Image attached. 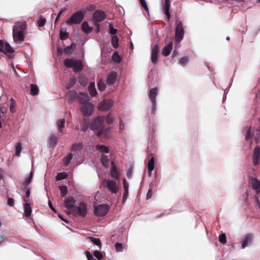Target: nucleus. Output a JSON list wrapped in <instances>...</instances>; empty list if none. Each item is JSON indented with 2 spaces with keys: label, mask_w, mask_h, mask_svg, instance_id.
<instances>
[{
  "label": "nucleus",
  "mask_w": 260,
  "mask_h": 260,
  "mask_svg": "<svg viewBox=\"0 0 260 260\" xmlns=\"http://www.w3.org/2000/svg\"><path fill=\"white\" fill-rule=\"evenodd\" d=\"M26 28L25 22H18L13 27V38L15 42H22L24 40V32Z\"/></svg>",
  "instance_id": "nucleus-1"
},
{
  "label": "nucleus",
  "mask_w": 260,
  "mask_h": 260,
  "mask_svg": "<svg viewBox=\"0 0 260 260\" xmlns=\"http://www.w3.org/2000/svg\"><path fill=\"white\" fill-rule=\"evenodd\" d=\"M105 118L102 116L97 117L92 122L90 128L92 130H96L98 136H106L108 131L107 128L102 127V124Z\"/></svg>",
  "instance_id": "nucleus-2"
},
{
  "label": "nucleus",
  "mask_w": 260,
  "mask_h": 260,
  "mask_svg": "<svg viewBox=\"0 0 260 260\" xmlns=\"http://www.w3.org/2000/svg\"><path fill=\"white\" fill-rule=\"evenodd\" d=\"M64 65L68 68H73L74 72H79L83 69V64L80 60L66 58L64 61Z\"/></svg>",
  "instance_id": "nucleus-3"
},
{
  "label": "nucleus",
  "mask_w": 260,
  "mask_h": 260,
  "mask_svg": "<svg viewBox=\"0 0 260 260\" xmlns=\"http://www.w3.org/2000/svg\"><path fill=\"white\" fill-rule=\"evenodd\" d=\"M68 214L72 213L75 216L84 217L87 214V207L86 204L81 202L79 206H76L72 211L67 212Z\"/></svg>",
  "instance_id": "nucleus-4"
},
{
  "label": "nucleus",
  "mask_w": 260,
  "mask_h": 260,
  "mask_svg": "<svg viewBox=\"0 0 260 260\" xmlns=\"http://www.w3.org/2000/svg\"><path fill=\"white\" fill-rule=\"evenodd\" d=\"M84 18L83 13L79 11L74 14L67 21L66 23L68 25H71L73 24H79Z\"/></svg>",
  "instance_id": "nucleus-5"
},
{
  "label": "nucleus",
  "mask_w": 260,
  "mask_h": 260,
  "mask_svg": "<svg viewBox=\"0 0 260 260\" xmlns=\"http://www.w3.org/2000/svg\"><path fill=\"white\" fill-rule=\"evenodd\" d=\"M184 30L183 24L181 21H177L175 29V41L179 43L183 38Z\"/></svg>",
  "instance_id": "nucleus-6"
},
{
  "label": "nucleus",
  "mask_w": 260,
  "mask_h": 260,
  "mask_svg": "<svg viewBox=\"0 0 260 260\" xmlns=\"http://www.w3.org/2000/svg\"><path fill=\"white\" fill-rule=\"evenodd\" d=\"M94 106L91 103H84L80 108L81 113L84 116H90L92 114Z\"/></svg>",
  "instance_id": "nucleus-7"
},
{
  "label": "nucleus",
  "mask_w": 260,
  "mask_h": 260,
  "mask_svg": "<svg viewBox=\"0 0 260 260\" xmlns=\"http://www.w3.org/2000/svg\"><path fill=\"white\" fill-rule=\"evenodd\" d=\"M109 211V207L106 204L98 205L95 209V214L99 216H105Z\"/></svg>",
  "instance_id": "nucleus-8"
},
{
  "label": "nucleus",
  "mask_w": 260,
  "mask_h": 260,
  "mask_svg": "<svg viewBox=\"0 0 260 260\" xmlns=\"http://www.w3.org/2000/svg\"><path fill=\"white\" fill-rule=\"evenodd\" d=\"M252 161L254 166H256L260 163V147L257 146L253 150Z\"/></svg>",
  "instance_id": "nucleus-9"
},
{
  "label": "nucleus",
  "mask_w": 260,
  "mask_h": 260,
  "mask_svg": "<svg viewBox=\"0 0 260 260\" xmlns=\"http://www.w3.org/2000/svg\"><path fill=\"white\" fill-rule=\"evenodd\" d=\"M13 51V48L8 43L0 40V52L7 54V53H12Z\"/></svg>",
  "instance_id": "nucleus-10"
},
{
  "label": "nucleus",
  "mask_w": 260,
  "mask_h": 260,
  "mask_svg": "<svg viewBox=\"0 0 260 260\" xmlns=\"http://www.w3.org/2000/svg\"><path fill=\"white\" fill-rule=\"evenodd\" d=\"M106 187L112 193H116L119 188L116 182L113 180H108L106 183Z\"/></svg>",
  "instance_id": "nucleus-11"
},
{
  "label": "nucleus",
  "mask_w": 260,
  "mask_h": 260,
  "mask_svg": "<svg viewBox=\"0 0 260 260\" xmlns=\"http://www.w3.org/2000/svg\"><path fill=\"white\" fill-rule=\"evenodd\" d=\"M76 201L74 197L70 196L65 199L64 201V206L66 208L70 209L69 211H72L73 208L76 206L75 205Z\"/></svg>",
  "instance_id": "nucleus-12"
},
{
  "label": "nucleus",
  "mask_w": 260,
  "mask_h": 260,
  "mask_svg": "<svg viewBox=\"0 0 260 260\" xmlns=\"http://www.w3.org/2000/svg\"><path fill=\"white\" fill-rule=\"evenodd\" d=\"M106 15L104 12L97 10L93 14V18L98 22H101L106 18Z\"/></svg>",
  "instance_id": "nucleus-13"
},
{
  "label": "nucleus",
  "mask_w": 260,
  "mask_h": 260,
  "mask_svg": "<svg viewBox=\"0 0 260 260\" xmlns=\"http://www.w3.org/2000/svg\"><path fill=\"white\" fill-rule=\"evenodd\" d=\"M158 51L159 47L156 44L152 48L151 51V61L154 64L157 61Z\"/></svg>",
  "instance_id": "nucleus-14"
},
{
  "label": "nucleus",
  "mask_w": 260,
  "mask_h": 260,
  "mask_svg": "<svg viewBox=\"0 0 260 260\" xmlns=\"http://www.w3.org/2000/svg\"><path fill=\"white\" fill-rule=\"evenodd\" d=\"M110 175L112 178L115 179L116 180H119V173L117 169L114 162V161L111 162V168L110 171Z\"/></svg>",
  "instance_id": "nucleus-15"
},
{
  "label": "nucleus",
  "mask_w": 260,
  "mask_h": 260,
  "mask_svg": "<svg viewBox=\"0 0 260 260\" xmlns=\"http://www.w3.org/2000/svg\"><path fill=\"white\" fill-rule=\"evenodd\" d=\"M24 201L25 202L23 205L24 215L26 217H29L31 215L32 212L30 204L28 203V199L24 198Z\"/></svg>",
  "instance_id": "nucleus-16"
},
{
  "label": "nucleus",
  "mask_w": 260,
  "mask_h": 260,
  "mask_svg": "<svg viewBox=\"0 0 260 260\" xmlns=\"http://www.w3.org/2000/svg\"><path fill=\"white\" fill-rule=\"evenodd\" d=\"M116 78L117 73L115 72H111L107 77V84L109 85L113 84Z\"/></svg>",
  "instance_id": "nucleus-17"
},
{
  "label": "nucleus",
  "mask_w": 260,
  "mask_h": 260,
  "mask_svg": "<svg viewBox=\"0 0 260 260\" xmlns=\"http://www.w3.org/2000/svg\"><path fill=\"white\" fill-rule=\"evenodd\" d=\"M158 94V89L157 88L151 89L149 93V98L151 103L156 102V97Z\"/></svg>",
  "instance_id": "nucleus-18"
},
{
  "label": "nucleus",
  "mask_w": 260,
  "mask_h": 260,
  "mask_svg": "<svg viewBox=\"0 0 260 260\" xmlns=\"http://www.w3.org/2000/svg\"><path fill=\"white\" fill-rule=\"evenodd\" d=\"M173 43L171 41L162 49V53L164 56H167L170 54L173 49Z\"/></svg>",
  "instance_id": "nucleus-19"
},
{
  "label": "nucleus",
  "mask_w": 260,
  "mask_h": 260,
  "mask_svg": "<svg viewBox=\"0 0 260 260\" xmlns=\"http://www.w3.org/2000/svg\"><path fill=\"white\" fill-rule=\"evenodd\" d=\"M148 157L150 159L147 164L148 170L153 171L154 168V156L152 154H148Z\"/></svg>",
  "instance_id": "nucleus-20"
},
{
  "label": "nucleus",
  "mask_w": 260,
  "mask_h": 260,
  "mask_svg": "<svg viewBox=\"0 0 260 260\" xmlns=\"http://www.w3.org/2000/svg\"><path fill=\"white\" fill-rule=\"evenodd\" d=\"M170 8V3L165 2L163 6V10L165 14L166 15L168 20H170L171 18V14L169 11Z\"/></svg>",
  "instance_id": "nucleus-21"
},
{
  "label": "nucleus",
  "mask_w": 260,
  "mask_h": 260,
  "mask_svg": "<svg viewBox=\"0 0 260 260\" xmlns=\"http://www.w3.org/2000/svg\"><path fill=\"white\" fill-rule=\"evenodd\" d=\"M253 236L251 234L246 235L242 243V248H245L248 244L252 242Z\"/></svg>",
  "instance_id": "nucleus-22"
},
{
  "label": "nucleus",
  "mask_w": 260,
  "mask_h": 260,
  "mask_svg": "<svg viewBox=\"0 0 260 260\" xmlns=\"http://www.w3.org/2000/svg\"><path fill=\"white\" fill-rule=\"evenodd\" d=\"M251 186L253 189L256 190L257 192H260V181L256 178L251 179Z\"/></svg>",
  "instance_id": "nucleus-23"
},
{
  "label": "nucleus",
  "mask_w": 260,
  "mask_h": 260,
  "mask_svg": "<svg viewBox=\"0 0 260 260\" xmlns=\"http://www.w3.org/2000/svg\"><path fill=\"white\" fill-rule=\"evenodd\" d=\"M112 103L110 101H105L100 105V108L103 110H109L112 107Z\"/></svg>",
  "instance_id": "nucleus-24"
},
{
  "label": "nucleus",
  "mask_w": 260,
  "mask_h": 260,
  "mask_svg": "<svg viewBox=\"0 0 260 260\" xmlns=\"http://www.w3.org/2000/svg\"><path fill=\"white\" fill-rule=\"evenodd\" d=\"M76 48V45L74 43H73L71 45L67 46L64 49V52L67 54H71Z\"/></svg>",
  "instance_id": "nucleus-25"
},
{
  "label": "nucleus",
  "mask_w": 260,
  "mask_h": 260,
  "mask_svg": "<svg viewBox=\"0 0 260 260\" xmlns=\"http://www.w3.org/2000/svg\"><path fill=\"white\" fill-rule=\"evenodd\" d=\"M88 91L90 94L92 96H95L97 94V91L95 88L94 83L93 82L90 83L88 86Z\"/></svg>",
  "instance_id": "nucleus-26"
},
{
  "label": "nucleus",
  "mask_w": 260,
  "mask_h": 260,
  "mask_svg": "<svg viewBox=\"0 0 260 260\" xmlns=\"http://www.w3.org/2000/svg\"><path fill=\"white\" fill-rule=\"evenodd\" d=\"M69 37V34L67 32L66 28H62L60 30V39L65 40Z\"/></svg>",
  "instance_id": "nucleus-27"
},
{
  "label": "nucleus",
  "mask_w": 260,
  "mask_h": 260,
  "mask_svg": "<svg viewBox=\"0 0 260 260\" xmlns=\"http://www.w3.org/2000/svg\"><path fill=\"white\" fill-rule=\"evenodd\" d=\"M90 124V122L89 119L86 118H84L82 121V123L81 125V130H82L84 132L86 131L88 127Z\"/></svg>",
  "instance_id": "nucleus-28"
},
{
  "label": "nucleus",
  "mask_w": 260,
  "mask_h": 260,
  "mask_svg": "<svg viewBox=\"0 0 260 260\" xmlns=\"http://www.w3.org/2000/svg\"><path fill=\"white\" fill-rule=\"evenodd\" d=\"M56 124L57 125L59 132L62 133V128L64 127L65 119L64 118H62L58 120L56 122Z\"/></svg>",
  "instance_id": "nucleus-29"
},
{
  "label": "nucleus",
  "mask_w": 260,
  "mask_h": 260,
  "mask_svg": "<svg viewBox=\"0 0 260 260\" xmlns=\"http://www.w3.org/2000/svg\"><path fill=\"white\" fill-rule=\"evenodd\" d=\"M57 138L56 136L52 135L50 136L49 145L50 147H54L57 143Z\"/></svg>",
  "instance_id": "nucleus-30"
},
{
  "label": "nucleus",
  "mask_w": 260,
  "mask_h": 260,
  "mask_svg": "<svg viewBox=\"0 0 260 260\" xmlns=\"http://www.w3.org/2000/svg\"><path fill=\"white\" fill-rule=\"evenodd\" d=\"M30 93L32 95H38L39 93V88L36 84H31L30 85Z\"/></svg>",
  "instance_id": "nucleus-31"
},
{
  "label": "nucleus",
  "mask_w": 260,
  "mask_h": 260,
  "mask_svg": "<svg viewBox=\"0 0 260 260\" xmlns=\"http://www.w3.org/2000/svg\"><path fill=\"white\" fill-rule=\"evenodd\" d=\"M79 98L81 102L83 104L87 103L89 100V96L86 93H80Z\"/></svg>",
  "instance_id": "nucleus-32"
},
{
  "label": "nucleus",
  "mask_w": 260,
  "mask_h": 260,
  "mask_svg": "<svg viewBox=\"0 0 260 260\" xmlns=\"http://www.w3.org/2000/svg\"><path fill=\"white\" fill-rule=\"evenodd\" d=\"M82 30L87 34L90 32L92 30V28L89 27L87 22L85 21L82 24Z\"/></svg>",
  "instance_id": "nucleus-33"
},
{
  "label": "nucleus",
  "mask_w": 260,
  "mask_h": 260,
  "mask_svg": "<svg viewBox=\"0 0 260 260\" xmlns=\"http://www.w3.org/2000/svg\"><path fill=\"white\" fill-rule=\"evenodd\" d=\"M96 149L102 152H105V153H108L109 152V148L108 147L103 145H100L98 144L96 146Z\"/></svg>",
  "instance_id": "nucleus-34"
},
{
  "label": "nucleus",
  "mask_w": 260,
  "mask_h": 260,
  "mask_svg": "<svg viewBox=\"0 0 260 260\" xmlns=\"http://www.w3.org/2000/svg\"><path fill=\"white\" fill-rule=\"evenodd\" d=\"M118 37L117 36H113L112 38V40H111V43H112V46L116 49L118 48L119 45H118Z\"/></svg>",
  "instance_id": "nucleus-35"
},
{
  "label": "nucleus",
  "mask_w": 260,
  "mask_h": 260,
  "mask_svg": "<svg viewBox=\"0 0 260 260\" xmlns=\"http://www.w3.org/2000/svg\"><path fill=\"white\" fill-rule=\"evenodd\" d=\"M88 238L90 239V241L93 243L94 244L98 246L100 248L102 247V244L101 241L99 238H95L94 237H89Z\"/></svg>",
  "instance_id": "nucleus-36"
},
{
  "label": "nucleus",
  "mask_w": 260,
  "mask_h": 260,
  "mask_svg": "<svg viewBox=\"0 0 260 260\" xmlns=\"http://www.w3.org/2000/svg\"><path fill=\"white\" fill-rule=\"evenodd\" d=\"M101 162L104 166L107 167L109 164V159L107 155H103L101 158Z\"/></svg>",
  "instance_id": "nucleus-37"
},
{
  "label": "nucleus",
  "mask_w": 260,
  "mask_h": 260,
  "mask_svg": "<svg viewBox=\"0 0 260 260\" xmlns=\"http://www.w3.org/2000/svg\"><path fill=\"white\" fill-rule=\"evenodd\" d=\"M68 176V175L66 172H61L57 174L56 176V180H60L66 179Z\"/></svg>",
  "instance_id": "nucleus-38"
},
{
  "label": "nucleus",
  "mask_w": 260,
  "mask_h": 260,
  "mask_svg": "<svg viewBox=\"0 0 260 260\" xmlns=\"http://www.w3.org/2000/svg\"><path fill=\"white\" fill-rule=\"evenodd\" d=\"M76 79L75 78H71L70 79L69 83L66 85V88L70 89L72 88L76 83Z\"/></svg>",
  "instance_id": "nucleus-39"
},
{
  "label": "nucleus",
  "mask_w": 260,
  "mask_h": 260,
  "mask_svg": "<svg viewBox=\"0 0 260 260\" xmlns=\"http://www.w3.org/2000/svg\"><path fill=\"white\" fill-rule=\"evenodd\" d=\"M73 158V155L71 153H70L68 154L66 157H64V160H63V165L64 166H68L72 159Z\"/></svg>",
  "instance_id": "nucleus-40"
},
{
  "label": "nucleus",
  "mask_w": 260,
  "mask_h": 260,
  "mask_svg": "<svg viewBox=\"0 0 260 260\" xmlns=\"http://www.w3.org/2000/svg\"><path fill=\"white\" fill-rule=\"evenodd\" d=\"M61 197H64L68 193V188L66 186H60L59 187Z\"/></svg>",
  "instance_id": "nucleus-41"
},
{
  "label": "nucleus",
  "mask_w": 260,
  "mask_h": 260,
  "mask_svg": "<svg viewBox=\"0 0 260 260\" xmlns=\"http://www.w3.org/2000/svg\"><path fill=\"white\" fill-rule=\"evenodd\" d=\"M106 86L105 82L101 80L98 83V89L101 91H104L106 88Z\"/></svg>",
  "instance_id": "nucleus-42"
},
{
  "label": "nucleus",
  "mask_w": 260,
  "mask_h": 260,
  "mask_svg": "<svg viewBox=\"0 0 260 260\" xmlns=\"http://www.w3.org/2000/svg\"><path fill=\"white\" fill-rule=\"evenodd\" d=\"M46 22V19L43 18L42 16H40V19L37 21L38 25L39 27H43L45 24Z\"/></svg>",
  "instance_id": "nucleus-43"
},
{
  "label": "nucleus",
  "mask_w": 260,
  "mask_h": 260,
  "mask_svg": "<svg viewBox=\"0 0 260 260\" xmlns=\"http://www.w3.org/2000/svg\"><path fill=\"white\" fill-rule=\"evenodd\" d=\"M113 60L117 63H119L121 61V58L118 55V53L115 52L112 55Z\"/></svg>",
  "instance_id": "nucleus-44"
},
{
  "label": "nucleus",
  "mask_w": 260,
  "mask_h": 260,
  "mask_svg": "<svg viewBox=\"0 0 260 260\" xmlns=\"http://www.w3.org/2000/svg\"><path fill=\"white\" fill-rule=\"evenodd\" d=\"M21 151V144L19 142L16 145L15 154L16 156H19Z\"/></svg>",
  "instance_id": "nucleus-45"
},
{
  "label": "nucleus",
  "mask_w": 260,
  "mask_h": 260,
  "mask_svg": "<svg viewBox=\"0 0 260 260\" xmlns=\"http://www.w3.org/2000/svg\"><path fill=\"white\" fill-rule=\"evenodd\" d=\"M219 241L221 244H225L226 242V237L225 234L223 233L220 235L219 237Z\"/></svg>",
  "instance_id": "nucleus-46"
},
{
  "label": "nucleus",
  "mask_w": 260,
  "mask_h": 260,
  "mask_svg": "<svg viewBox=\"0 0 260 260\" xmlns=\"http://www.w3.org/2000/svg\"><path fill=\"white\" fill-rule=\"evenodd\" d=\"M94 256L99 260H101L103 257V254L98 250H95L93 253Z\"/></svg>",
  "instance_id": "nucleus-47"
},
{
  "label": "nucleus",
  "mask_w": 260,
  "mask_h": 260,
  "mask_svg": "<svg viewBox=\"0 0 260 260\" xmlns=\"http://www.w3.org/2000/svg\"><path fill=\"white\" fill-rule=\"evenodd\" d=\"M115 247L117 252L121 251L123 248V245L120 243H116Z\"/></svg>",
  "instance_id": "nucleus-48"
},
{
  "label": "nucleus",
  "mask_w": 260,
  "mask_h": 260,
  "mask_svg": "<svg viewBox=\"0 0 260 260\" xmlns=\"http://www.w3.org/2000/svg\"><path fill=\"white\" fill-rule=\"evenodd\" d=\"M79 82L82 86H85L87 84V80L86 78L81 77L79 78Z\"/></svg>",
  "instance_id": "nucleus-49"
},
{
  "label": "nucleus",
  "mask_w": 260,
  "mask_h": 260,
  "mask_svg": "<svg viewBox=\"0 0 260 260\" xmlns=\"http://www.w3.org/2000/svg\"><path fill=\"white\" fill-rule=\"evenodd\" d=\"M82 146L83 145L81 143L74 144L72 145V149L75 150H80L82 149Z\"/></svg>",
  "instance_id": "nucleus-50"
},
{
  "label": "nucleus",
  "mask_w": 260,
  "mask_h": 260,
  "mask_svg": "<svg viewBox=\"0 0 260 260\" xmlns=\"http://www.w3.org/2000/svg\"><path fill=\"white\" fill-rule=\"evenodd\" d=\"M109 32L111 34L115 35L117 33V30L113 27L112 24H109Z\"/></svg>",
  "instance_id": "nucleus-51"
},
{
  "label": "nucleus",
  "mask_w": 260,
  "mask_h": 260,
  "mask_svg": "<svg viewBox=\"0 0 260 260\" xmlns=\"http://www.w3.org/2000/svg\"><path fill=\"white\" fill-rule=\"evenodd\" d=\"M33 177V172L31 171L29 176L25 179L24 181L27 182L29 184L31 182L32 179Z\"/></svg>",
  "instance_id": "nucleus-52"
},
{
  "label": "nucleus",
  "mask_w": 260,
  "mask_h": 260,
  "mask_svg": "<svg viewBox=\"0 0 260 260\" xmlns=\"http://www.w3.org/2000/svg\"><path fill=\"white\" fill-rule=\"evenodd\" d=\"M188 62V58L187 57H183L179 60V63L182 66L185 65Z\"/></svg>",
  "instance_id": "nucleus-53"
},
{
  "label": "nucleus",
  "mask_w": 260,
  "mask_h": 260,
  "mask_svg": "<svg viewBox=\"0 0 260 260\" xmlns=\"http://www.w3.org/2000/svg\"><path fill=\"white\" fill-rule=\"evenodd\" d=\"M140 3L141 6L143 7L146 11H148V8L145 0H140Z\"/></svg>",
  "instance_id": "nucleus-54"
},
{
  "label": "nucleus",
  "mask_w": 260,
  "mask_h": 260,
  "mask_svg": "<svg viewBox=\"0 0 260 260\" xmlns=\"http://www.w3.org/2000/svg\"><path fill=\"white\" fill-rule=\"evenodd\" d=\"M69 97L71 99H75L77 96V93L75 91H71L69 93Z\"/></svg>",
  "instance_id": "nucleus-55"
},
{
  "label": "nucleus",
  "mask_w": 260,
  "mask_h": 260,
  "mask_svg": "<svg viewBox=\"0 0 260 260\" xmlns=\"http://www.w3.org/2000/svg\"><path fill=\"white\" fill-rule=\"evenodd\" d=\"M85 254L88 260H93L94 259L92 255L90 253L89 251H86L85 252Z\"/></svg>",
  "instance_id": "nucleus-56"
},
{
  "label": "nucleus",
  "mask_w": 260,
  "mask_h": 260,
  "mask_svg": "<svg viewBox=\"0 0 260 260\" xmlns=\"http://www.w3.org/2000/svg\"><path fill=\"white\" fill-rule=\"evenodd\" d=\"M151 103H152L151 113L154 115L155 114V110L156 109V102Z\"/></svg>",
  "instance_id": "nucleus-57"
},
{
  "label": "nucleus",
  "mask_w": 260,
  "mask_h": 260,
  "mask_svg": "<svg viewBox=\"0 0 260 260\" xmlns=\"http://www.w3.org/2000/svg\"><path fill=\"white\" fill-rule=\"evenodd\" d=\"M128 194V190L124 191V193H123V200H122L123 203H124V202L127 199Z\"/></svg>",
  "instance_id": "nucleus-58"
},
{
  "label": "nucleus",
  "mask_w": 260,
  "mask_h": 260,
  "mask_svg": "<svg viewBox=\"0 0 260 260\" xmlns=\"http://www.w3.org/2000/svg\"><path fill=\"white\" fill-rule=\"evenodd\" d=\"M8 204L9 206L12 207L14 204V199L13 198H9L8 200Z\"/></svg>",
  "instance_id": "nucleus-59"
},
{
  "label": "nucleus",
  "mask_w": 260,
  "mask_h": 260,
  "mask_svg": "<svg viewBox=\"0 0 260 260\" xmlns=\"http://www.w3.org/2000/svg\"><path fill=\"white\" fill-rule=\"evenodd\" d=\"M123 188H124V191L128 190V184L126 182L125 179L123 178Z\"/></svg>",
  "instance_id": "nucleus-60"
},
{
  "label": "nucleus",
  "mask_w": 260,
  "mask_h": 260,
  "mask_svg": "<svg viewBox=\"0 0 260 260\" xmlns=\"http://www.w3.org/2000/svg\"><path fill=\"white\" fill-rule=\"evenodd\" d=\"M152 189H149L147 193L146 199L147 200L150 199L152 197Z\"/></svg>",
  "instance_id": "nucleus-61"
},
{
  "label": "nucleus",
  "mask_w": 260,
  "mask_h": 260,
  "mask_svg": "<svg viewBox=\"0 0 260 260\" xmlns=\"http://www.w3.org/2000/svg\"><path fill=\"white\" fill-rule=\"evenodd\" d=\"M26 190V196L24 198L27 199V198H29L30 194V188H28L27 189H25Z\"/></svg>",
  "instance_id": "nucleus-62"
},
{
  "label": "nucleus",
  "mask_w": 260,
  "mask_h": 260,
  "mask_svg": "<svg viewBox=\"0 0 260 260\" xmlns=\"http://www.w3.org/2000/svg\"><path fill=\"white\" fill-rule=\"evenodd\" d=\"M63 12V10H61L59 14L57 15L56 19H55V24H57L59 21V18L60 17V15H61L62 13Z\"/></svg>",
  "instance_id": "nucleus-63"
},
{
  "label": "nucleus",
  "mask_w": 260,
  "mask_h": 260,
  "mask_svg": "<svg viewBox=\"0 0 260 260\" xmlns=\"http://www.w3.org/2000/svg\"><path fill=\"white\" fill-rule=\"evenodd\" d=\"M0 113H2L3 114L6 113L7 111V108L4 106H3L0 108Z\"/></svg>",
  "instance_id": "nucleus-64"
}]
</instances>
